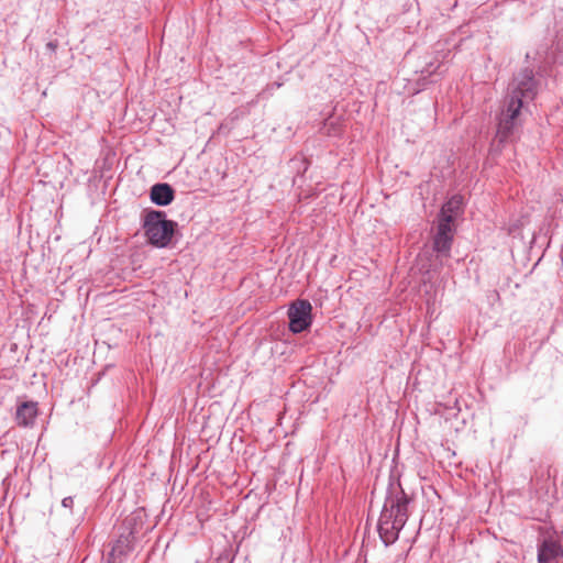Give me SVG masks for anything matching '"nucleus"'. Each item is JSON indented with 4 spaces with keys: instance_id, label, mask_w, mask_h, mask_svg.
Returning <instances> with one entry per match:
<instances>
[{
    "instance_id": "obj_1",
    "label": "nucleus",
    "mask_w": 563,
    "mask_h": 563,
    "mask_svg": "<svg viewBox=\"0 0 563 563\" xmlns=\"http://www.w3.org/2000/svg\"><path fill=\"white\" fill-rule=\"evenodd\" d=\"M538 93V81L533 71L525 68L518 73L508 87V95L500 113L496 137L500 143L507 142L520 124V111Z\"/></svg>"
},
{
    "instance_id": "obj_2",
    "label": "nucleus",
    "mask_w": 563,
    "mask_h": 563,
    "mask_svg": "<svg viewBox=\"0 0 563 563\" xmlns=\"http://www.w3.org/2000/svg\"><path fill=\"white\" fill-rule=\"evenodd\" d=\"M410 498L400 484H391L377 523V529L385 545L394 543L409 518Z\"/></svg>"
},
{
    "instance_id": "obj_3",
    "label": "nucleus",
    "mask_w": 563,
    "mask_h": 563,
    "mask_svg": "<svg viewBox=\"0 0 563 563\" xmlns=\"http://www.w3.org/2000/svg\"><path fill=\"white\" fill-rule=\"evenodd\" d=\"M177 223L166 219V213L159 210H151L144 217V234L148 243L163 249L169 245Z\"/></svg>"
},
{
    "instance_id": "obj_4",
    "label": "nucleus",
    "mask_w": 563,
    "mask_h": 563,
    "mask_svg": "<svg viewBox=\"0 0 563 563\" xmlns=\"http://www.w3.org/2000/svg\"><path fill=\"white\" fill-rule=\"evenodd\" d=\"M311 303L308 300H296L288 310L289 330L300 333L311 324Z\"/></svg>"
},
{
    "instance_id": "obj_5",
    "label": "nucleus",
    "mask_w": 563,
    "mask_h": 563,
    "mask_svg": "<svg viewBox=\"0 0 563 563\" xmlns=\"http://www.w3.org/2000/svg\"><path fill=\"white\" fill-rule=\"evenodd\" d=\"M136 517L139 515L131 516L125 519L124 523L129 531L126 533H121L120 537L115 540L112 550L110 552L111 563H121L122 559L132 550V544L135 539V533H137L133 523L136 521Z\"/></svg>"
},
{
    "instance_id": "obj_6",
    "label": "nucleus",
    "mask_w": 563,
    "mask_h": 563,
    "mask_svg": "<svg viewBox=\"0 0 563 563\" xmlns=\"http://www.w3.org/2000/svg\"><path fill=\"white\" fill-rule=\"evenodd\" d=\"M454 236V225L438 221L437 234L433 239V247L437 253L448 257Z\"/></svg>"
},
{
    "instance_id": "obj_7",
    "label": "nucleus",
    "mask_w": 563,
    "mask_h": 563,
    "mask_svg": "<svg viewBox=\"0 0 563 563\" xmlns=\"http://www.w3.org/2000/svg\"><path fill=\"white\" fill-rule=\"evenodd\" d=\"M463 198L461 196L451 197L441 208L438 221L454 225L455 219L463 211Z\"/></svg>"
},
{
    "instance_id": "obj_8",
    "label": "nucleus",
    "mask_w": 563,
    "mask_h": 563,
    "mask_svg": "<svg viewBox=\"0 0 563 563\" xmlns=\"http://www.w3.org/2000/svg\"><path fill=\"white\" fill-rule=\"evenodd\" d=\"M563 554L562 548L553 540H544L538 550L539 563H559V558Z\"/></svg>"
},
{
    "instance_id": "obj_9",
    "label": "nucleus",
    "mask_w": 563,
    "mask_h": 563,
    "mask_svg": "<svg viewBox=\"0 0 563 563\" xmlns=\"http://www.w3.org/2000/svg\"><path fill=\"white\" fill-rule=\"evenodd\" d=\"M175 197V191L169 184L161 183L155 184L151 188L150 198L153 203L157 206L169 205Z\"/></svg>"
},
{
    "instance_id": "obj_10",
    "label": "nucleus",
    "mask_w": 563,
    "mask_h": 563,
    "mask_svg": "<svg viewBox=\"0 0 563 563\" xmlns=\"http://www.w3.org/2000/svg\"><path fill=\"white\" fill-rule=\"evenodd\" d=\"M37 416L36 402L25 401L16 409L15 419L19 426L30 427L33 426Z\"/></svg>"
},
{
    "instance_id": "obj_11",
    "label": "nucleus",
    "mask_w": 563,
    "mask_h": 563,
    "mask_svg": "<svg viewBox=\"0 0 563 563\" xmlns=\"http://www.w3.org/2000/svg\"><path fill=\"white\" fill-rule=\"evenodd\" d=\"M62 505H63V507H65V508H69V509H71V508H73V505H74V499H73V497H70V496L65 497V498L62 500Z\"/></svg>"
},
{
    "instance_id": "obj_12",
    "label": "nucleus",
    "mask_w": 563,
    "mask_h": 563,
    "mask_svg": "<svg viewBox=\"0 0 563 563\" xmlns=\"http://www.w3.org/2000/svg\"><path fill=\"white\" fill-rule=\"evenodd\" d=\"M438 67H433V64H430L423 71L422 74L427 73L428 75H431L434 73V70L437 69Z\"/></svg>"
},
{
    "instance_id": "obj_13",
    "label": "nucleus",
    "mask_w": 563,
    "mask_h": 563,
    "mask_svg": "<svg viewBox=\"0 0 563 563\" xmlns=\"http://www.w3.org/2000/svg\"><path fill=\"white\" fill-rule=\"evenodd\" d=\"M46 47L51 51H55L57 48V42L56 41H51L46 44Z\"/></svg>"
}]
</instances>
